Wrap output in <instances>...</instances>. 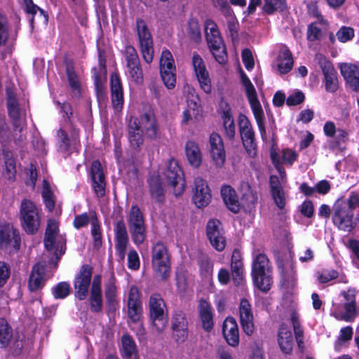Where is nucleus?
Segmentation results:
<instances>
[{"mask_svg":"<svg viewBox=\"0 0 359 359\" xmlns=\"http://www.w3.org/2000/svg\"><path fill=\"white\" fill-rule=\"evenodd\" d=\"M195 74L203 91L207 93H210L211 91V83L209 72L206 66L205 65L202 67L201 69L195 71Z\"/></svg>","mask_w":359,"mask_h":359,"instance_id":"a18cd8bd","label":"nucleus"},{"mask_svg":"<svg viewBox=\"0 0 359 359\" xmlns=\"http://www.w3.org/2000/svg\"><path fill=\"white\" fill-rule=\"evenodd\" d=\"M120 352L123 359H138V351L135 341L128 334H124L121 337Z\"/></svg>","mask_w":359,"mask_h":359,"instance_id":"7c9ffc66","label":"nucleus"},{"mask_svg":"<svg viewBox=\"0 0 359 359\" xmlns=\"http://www.w3.org/2000/svg\"><path fill=\"white\" fill-rule=\"evenodd\" d=\"M340 71L350 87L355 91L359 90V67L353 64L344 63L340 66Z\"/></svg>","mask_w":359,"mask_h":359,"instance_id":"bb28decb","label":"nucleus"},{"mask_svg":"<svg viewBox=\"0 0 359 359\" xmlns=\"http://www.w3.org/2000/svg\"><path fill=\"white\" fill-rule=\"evenodd\" d=\"M141 294L136 286L130 287L128 299V315L133 323H137L140 332L137 334L144 335V330L142 324L140 323L142 315Z\"/></svg>","mask_w":359,"mask_h":359,"instance_id":"1a4fd4ad","label":"nucleus"},{"mask_svg":"<svg viewBox=\"0 0 359 359\" xmlns=\"http://www.w3.org/2000/svg\"><path fill=\"white\" fill-rule=\"evenodd\" d=\"M339 273L334 269H323L318 273V280L321 283H326L329 281L337 278Z\"/></svg>","mask_w":359,"mask_h":359,"instance_id":"69168bd1","label":"nucleus"},{"mask_svg":"<svg viewBox=\"0 0 359 359\" xmlns=\"http://www.w3.org/2000/svg\"><path fill=\"white\" fill-rule=\"evenodd\" d=\"M111 97L114 109L116 111L121 110L123 104L122 85L118 76L112 74L110 78Z\"/></svg>","mask_w":359,"mask_h":359,"instance_id":"393cba45","label":"nucleus"},{"mask_svg":"<svg viewBox=\"0 0 359 359\" xmlns=\"http://www.w3.org/2000/svg\"><path fill=\"white\" fill-rule=\"evenodd\" d=\"M57 137L59 142L60 149L63 152L69 151L72 150L70 140L69 139L66 132L60 129L57 133Z\"/></svg>","mask_w":359,"mask_h":359,"instance_id":"bf43d9fd","label":"nucleus"},{"mask_svg":"<svg viewBox=\"0 0 359 359\" xmlns=\"http://www.w3.org/2000/svg\"><path fill=\"white\" fill-rule=\"evenodd\" d=\"M199 313L204 330L210 331L213 327L212 312L210 304L204 299L199 302Z\"/></svg>","mask_w":359,"mask_h":359,"instance_id":"4c0bfd02","label":"nucleus"},{"mask_svg":"<svg viewBox=\"0 0 359 359\" xmlns=\"http://www.w3.org/2000/svg\"><path fill=\"white\" fill-rule=\"evenodd\" d=\"M142 130L138 128L137 118L130 116L128 120V139L133 147H139L143 143Z\"/></svg>","mask_w":359,"mask_h":359,"instance_id":"c9c22d12","label":"nucleus"},{"mask_svg":"<svg viewBox=\"0 0 359 359\" xmlns=\"http://www.w3.org/2000/svg\"><path fill=\"white\" fill-rule=\"evenodd\" d=\"M344 298V312L335 313L333 316L340 320L346 322H353L359 316V306L357 304L355 293L354 290H348L341 293Z\"/></svg>","mask_w":359,"mask_h":359,"instance_id":"ddd939ff","label":"nucleus"},{"mask_svg":"<svg viewBox=\"0 0 359 359\" xmlns=\"http://www.w3.org/2000/svg\"><path fill=\"white\" fill-rule=\"evenodd\" d=\"M183 93L187 96V101L189 104L196 106L199 99L196 94L195 89L189 84H185L183 88Z\"/></svg>","mask_w":359,"mask_h":359,"instance_id":"338daca9","label":"nucleus"},{"mask_svg":"<svg viewBox=\"0 0 359 359\" xmlns=\"http://www.w3.org/2000/svg\"><path fill=\"white\" fill-rule=\"evenodd\" d=\"M151 267L156 277L166 280L170 273V255L162 243H156L151 249Z\"/></svg>","mask_w":359,"mask_h":359,"instance_id":"20e7f679","label":"nucleus"},{"mask_svg":"<svg viewBox=\"0 0 359 359\" xmlns=\"http://www.w3.org/2000/svg\"><path fill=\"white\" fill-rule=\"evenodd\" d=\"M9 36L7 18L0 13V46H5Z\"/></svg>","mask_w":359,"mask_h":359,"instance_id":"680f3d73","label":"nucleus"},{"mask_svg":"<svg viewBox=\"0 0 359 359\" xmlns=\"http://www.w3.org/2000/svg\"><path fill=\"white\" fill-rule=\"evenodd\" d=\"M223 125L226 137L232 140L236 135V126L231 113L229 111L223 112Z\"/></svg>","mask_w":359,"mask_h":359,"instance_id":"49530a36","label":"nucleus"},{"mask_svg":"<svg viewBox=\"0 0 359 359\" xmlns=\"http://www.w3.org/2000/svg\"><path fill=\"white\" fill-rule=\"evenodd\" d=\"M8 114L13 119L14 126L13 139L16 143L21 142L23 140V135L21 134L23 130L24 123L20 118V108L18 105L7 107Z\"/></svg>","mask_w":359,"mask_h":359,"instance_id":"c756f323","label":"nucleus"},{"mask_svg":"<svg viewBox=\"0 0 359 359\" xmlns=\"http://www.w3.org/2000/svg\"><path fill=\"white\" fill-rule=\"evenodd\" d=\"M168 185L173 189L175 196L181 195L185 187V181L183 178V172L177 162L175 160L169 161L167 170L165 172Z\"/></svg>","mask_w":359,"mask_h":359,"instance_id":"f8f14e48","label":"nucleus"},{"mask_svg":"<svg viewBox=\"0 0 359 359\" xmlns=\"http://www.w3.org/2000/svg\"><path fill=\"white\" fill-rule=\"evenodd\" d=\"M13 337L12 329L4 318H0V345L6 348Z\"/></svg>","mask_w":359,"mask_h":359,"instance_id":"c03bdc74","label":"nucleus"},{"mask_svg":"<svg viewBox=\"0 0 359 359\" xmlns=\"http://www.w3.org/2000/svg\"><path fill=\"white\" fill-rule=\"evenodd\" d=\"M42 197L46 209L52 212L55 205V196L46 180L43 181Z\"/></svg>","mask_w":359,"mask_h":359,"instance_id":"de8ad7c7","label":"nucleus"},{"mask_svg":"<svg viewBox=\"0 0 359 359\" xmlns=\"http://www.w3.org/2000/svg\"><path fill=\"white\" fill-rule=\"evenodd\" d=\"M149 191L151 198L159 204L165 201V191L162 187L160 177L153 175L148 180Z\"/></svg>","mask_w":359,"mask_h":359,"instance_id":"473e14b6","label":"nucleus"},{"mask_svg":"<svg viewBox=\"0 0 359 359\" xmlns=\"http://www.w3.org/2000/svg\"><path fill=\"white\" fill-rule=\"evenodd\" d=\"M136 31L142 57L145 62L150 64L154 57L153 39L144 20L141 18L137 19Z\"/></svg>","mask_w":359,"mask_h":359,"instance_id":"0eeeda50","label":"nucleus"},{"mask_svg":"<svg viewBox=\"0 0 359 359\" xmlns=\"http://www.w3.org/2000/svg\"><path fill=\"white\" fill-rule=\"evenodd\" d=\"M223 335L229 345L237 346L239 344L238 327L236 320L232 317L225 319L222 326Z\"/></svg>","mask_w":359,"mask_h":359,"instance_id":"b1692460","label":"nucleus"},{"mask_svg":"<svg viewBox=\"0 0 359 359\" xmlns=\"http://www.w3.org/2000/svg\"><path fill=\"white\" fill-rule=\"evenodd\" d=\"M66 73L69 86L73 89H78L79 87V79L74 71L73 64L68 62L66 65Z\"/></svg>","mask_w":359,"mask_h":359,"instance_id":"052dcab7","label":"nucleus"},{"mask_svg":"<svg viewBox=\"0 0 359 359\" xmlns=\"http://www.w3.org/2000/svg\"><path fill=\"white\" fill-rule=\"evenodd\" d=\"M241 82L244 88L247 99L253 112L261 137L263 141L266 140V132L264 123V111L258 100L256 89L246 74L240 71Z\"/></svg>","mask_w":359,"mask_h":359,"instance_id":"f257e3e1","label":"nucleus"},{"mask_svg":"<svg viewBox=\"0 0 359 359\" xmlns=\"http://www.w3.org/2000/svg\"><path fill=\"white\" fill-rule=\"evenodd\" d=\"M240 191L242 194L243 205L249 210L254 208L257 201V196L248 182L241 183Z\"/></svg>","mask_w":359,"mask_h":359,"instance_id":"f704fd0d","label":"nucleus"},{"mask_svg":"<svg viewBox=\"0 0 359 359\" xmlns=\"http://www.w3.org/2000/svg\"><path fill=\"white\" fill-rule=\"evenodd\" d=\"M94 83L97 93H102L103 81L101 74H106V61L100 55L99 59V73L96 72V69H94Z\"/></svg>","mask_w":359,"mask_h":359,"instance_id":"09e8293b","label":"nucleus"},{"mask_svg":"<svg viewBox=\"0 0 359 359\" xmlns=\"http://www.w3.org/2000/svg\"><path fill=\"white\" fill-rule=\"evenodd\" d=\"M149 317L156 332H162L168 324L166 304L158 293H153L149 299Z\"/></svg>","mask_w":359,"mask_h":359,"instance_id":"423d86ee","label":"nucleus"},{"mask_svg":"<svg viewBox=\"0 0 359 359\" xmlns=\"http://www.w3.org/2000/svg\"><path fill=\"white\" fill-rule=\"evenodd\" d=\"M204 26L205 39L210 50L216 61L219 64H224L226 61L227 54L217 25L214 20L207 19Z\"/></svg>","mask_w":359,"mask_h":359,"instance_id":"f03ea898","label":"nucleus"},{"mask_svg":"<svg viewBox=\"0 0 359 359\" xmlns=\"http://www.w3.org/2000/svg\"><path fill=\"white\" fill-rule=\"evenodd\" d=\"M90 310L93 313L102 312L103 309V297L102 291L101 276L97 274L93 277L88 299Z\"/></svg>","mask_w":359,"mask_h":359,"instance_id":"f3484780","label":"nucleus"},{"mask_svg":"<svg viewBox=\"0 0 359 359\" xmlns=\"http://www.w3.org/2000/svg\"><path fill=\"white\" fill-rule=\"evenodd\" d=\"M128 74L133 81L137 83H140L143 80V73L139 62L130 63L126 65Z\"/></svg>","mask_w":359,"mask_h":359,"instance_id":"8fccbe9b","label":"nucleus"},{"mask_svg":"<svg viewBox=\"0 0 359 359\" xmlns=\"http://www.w3.org/2000/svg\"><path fill=\"white\" fill-rule=\"evenodd\" d=\"M353 334V328L350 326L343 327L340 330V334L335 342V349L339 350L344 343L350 341Z\"/></svg>","mask_w":359,"mask_h":359,"instance_id":"864d4df0","label":"nucleus"},{"mask_svg":"<svg viewBox=\"0 0 359 359\" xmlns=\"http://www.w3.org/2000/svg\"><path fill=\"white\" fill-rule=\"evenodd\" d=\"M210 157L217 168L224 166L226 161V151L222 137L212 133L209 137Z\"/></svg>","mask_w":359,"mask_h":359,"instance_id":"dca6fc26","label":"nucleus"},{"mask_svg":"<svg viewBox=\"0 0 359 359\" xmlns=\"http://www.w3.org/2000/svg\"><path fill=\"white\" fill-rule=\"evenodd\" d=\"M58 233V224L55 220H48L45 232L44 245L47 250H53L55 247V240Z\"/></svg>","mask_w":359,"mask_h":359,"instance_id":"58836bf2","label":"nucleus"},{"mask_svg":"<svg viewBox=\"0 0 359 359\" xmlns=\"http://www.w3.org/2000/svg\"><path fill=\"white\" fill-rule=\"evenodd\" d=\"M231 274L235 285L242 283L243 279V263H231Z\"/></svg>","mask_w":359,"mask_h":359,"instance_id":"6e6d98bb","label":"nucleus"},{"mask_svg":"<svg viewBox=\"0 0 359 359\" xmlns=\"http://www.w3.org/2000/svg\"><path fill=\"white\" fill-rule=\"evenodd\" d=\"M282 306L285 309V311L290 316L295 339L299 348H302L304 347V330L299 320V315L297 311V303L293 301H285Z\"/></svg>","mask_w":359,"mask_h":359,"instance_id":"a211bd4d","label":"nucleus"},{"mask_svg":"<svg viewBox=\"0 0 359 359\" xmlns=\"http://www.w3.org/2000/svg\"><path fill=\"white\" fill-rule=\"evenodd\" d=\"M294 64L292 55L287 47H281L277 57V68L281 74L288 73L292 69Z\"/></svg>","mask_w":359,"mask_h":359,"instance_id":"2f4dec72","label":"nucleus"},{"mask_svg":"<svg viewBox=\"0 0 359 359\" xmlns=\"http://www.w3.org/2000/svg\"><path fill=\"white\" fill-rule=\"evenodd\" d=\"M124 57L126 61V65L140 62V58L137 55V53L135 48L131 45H128L126 46L124 51Z\"/></svg>","mask_w":359,"mask_h":359,"instance_id":"774afa93","label":"nucleus"},{"mask_svg":"<svg viewBox=\"0 0 359 359\" xmlns=\"http://www.w3.org/2000/svg\"><path fill=\"white\" fill-rule=\"evenodd\" d=\"M320 68L325 77V86L326 91L334 93L339 87L337 73L330 62L321 57L319 61Z\"/></svg>","mask_w":359,"mask_h":359,"instance_id":"aec40b11","label":"nucleus"},{"mask_svg":"<svg viewBox=\"0 0 359 359\" xmlns=\"http://www.w3.org/2000/svg\"><path fill=\"white\" fill-rule=\"evenodd\" d=\"M271 267L266 255L259 253L252 263V276L255 285L262 291L267 292L272 284Z\"/></svg>","mask_w":359,"mask_h":359,"instance_id":"7ed1b4c3","label":"nucleus"},{"mask_svg":"<svg viewBox=\"0 0 359 359\" xmlns=\"http://www.w3.org/2000/svg\"><path fill=\"white\" fill-rule=\"evenodd\" d=\"M160 68L161 72L162 70L175 69L172 55L171 53L168 50H164L162 51L160 60Z\"/></svg>","mask_w":359,"mask_h":359,"instance_id":"3c124183","label":"nucleus"},{"mask_svg":"<svg viewBox=\"0 0 359 359\" xmlns=\"http://www.w3.org/2000/svg\"><path fill=\"white\" fill-rule=\"evenodd\" d=\"M278 342L281 351L289 354L293 348L294 341L290 327L285 323H282L278 329Z\"/></svg>","mask_w":359,"mask_h":359,"instance_id":"c85d7f7f","label":"nucleus"},{"mask_svg":"<svg viewBox=\"0 0 359 359\" xmlns=\"http://www.w3.org/2000/svg\"><path fill=\"white\" fill-rule=\"evenodd\" d=\"M239 316L241 326L247 335H251L255 329L251 305L245 299H241L239 306Z\"/></svg>","mask_w":359,"mask_h":359,"instance_id":"4be33fe9","label":"nucleus"},{"mask_svg":"<svg viewBox=\"0 0 359 359\" xmlns=\"http://www.w3.org/2000/svg\"><path fill=\"white\" fill-rule=\"evenodd\" d=\"M221 195L227 208L237 213L240 210V205L235 190L230 186H224L221 189Z\"/></svg>","mask_w":359,"mask_h":359,"instance_id":"72a5a7b5","label":"nucleus"},{"mask_svg":"<svg viewBox=\"0 0 359 359\" xmlns=\"http://www.w3.org/2000/svg\"><path fill=\"white\" fill-rule=\"evenodd\" d=\"M12 245L15 250L20 247V237L9 225H0V248Z\"/></svg>","mask_w":359,"mask_h":359,"instance_id":"cd10ccee","label":"nucleus"},{"mask_svg":"<svg viewBox=\"0 0 359 359\" xmlns=\"http://www.w3.org/2000/svg\"><path fill=\"white\" fill-rule=\"evenodd\" d=\"M71 291V287L67 282H60L53 289V294L55 299H65Z\"/></svg>","mask_w":359,"mask_h":359,"instance_id":"603ef678","label":"nucleus"},{"mask_svg":"<svg viewBox=\"0 0 359 359\" xmlns=\"http://www.w3.org/2000/svg\"><path fill=\"white\" fill-rule=\"evenodd\" d=\"M92 187L94 192L98 198L103 197L105 194V177L102 165L99 161L93 162L90 170Z\"/></svg>","mask_w":359,"mask_h":359,"instance_id":"412c9836","label":"nucleus"},{"mask_svg":"<svg viewBox=\"0 0 359 359\" xmlns=\"http://www.w3.org/2000/svg\"><path fill=\"white\" fill-rule=\"evenodd\" d=\"M23 2L25 5V11L27 13L35 15H37V12H39V17H43L45 21L48 20V15L46 14V13L39 6L35 5L32 0H23Z\"/></svg>","mask_w":359,"mask_h":359,"instance_id":"5fc2aeb1","label":"nucleus"},{"mask_svg":"<svg viewBox=\"0 0 359 359\" xmlns=\"http://www.w3.org/2000/svg\"><path fill=\"white\" fill-rule=\"evenodd\" d=\"M287 8L286 0H264L262 11L267 15L283 12Z\"/></svg>","mask_w":359,"mask_h":359,"instance_id":"37998d69","label":"nucleus"},{"mask_svg":"<svg viewBox=\"0 0 359 359\" xmlns=\"http://www.w3.org/2000/svg\"><path fill=\"white\" fill-rule=\"evenodd\" d=\"M114 232L116 254L118 261L122 262L125 259L126 251L129 241L126 226L123 219H121L116 223Z\"/></svg>","mask_w":359,"mask_h":359,"instance_id":"6ab92c4d","label":"nucleus"},{"mask_svg":"<svg viewBox=\"0 0 359 359\" xmlns=\"http://www.w3.org/2000/svg\"><path fill=\"white\" fill-rule=\"evenodd\" d=\"M207 236L212 246L217 251H222L226 246V238L219 220L212 219L206 226Z\"/></svg>","mask_w":359,"mask_h":359,"instance_id":"4468645a","label":"nucleus"},{"mask_svg":"<svg viewBox=\"0 0 359 359\" xmlns=\"http://www.w3.org/2000/svg\"><path fill=\"white\" fill-rule=\"evenodd\" d=\"M175 69L162 70L161 75L162 80L168 89H172L175 86L176 76Z\"/></svg>","mask_w":359,"mask_h":359,"instance_id":"13d9d810","label":"nucleus"},{"mask_svg":"<svg viewBox=\"0 0 359 359\" xmlns=\"http://www.w3.org/2000/svg\"><path fill=\"white\" fill-rule=\"evenodd\" d=\"M332 222L340 231L350 233L356 226L353 221V213L341 203H337L334 207Z\"/></svg>","mask_w":359,"mask_h":359,"instance_id":"9d476101","label":"nucleus"},{"mask_svg":"<svg viewBox=\"0 0 359 359\" xmlns=\"http://www.w3.org/2000/svg\"><path fill=\"white\" fill-rule=\"evenodd\" d=\"M185 152L189 164L198 168L202 161V154L198 145L194 141H188L185 146Z\"/></svg>","mask_w":359,"mask_h":359,"instance_id":"e433bc0d","label":"nucleus"},{"mask_svg":"<svg viewBox=\"0 0 359 359\" xmlns=\"http://www.w3.org/2000/svg\"><path fill=\"white\" fill-rule=\"evenodd\" d=\"M92 274L93 267L88 264H84L75 278L74 283V296L80 301L86 299L90 292L89 287L91 281L93 282Z\"/></svg>","mask_w":359,"mask_h":359,"instance_id":"9b49d317","label":"nucleus"},{"mask_svg":"<svg viewBox=\"0 0 359 359\" xmlns=\"http://www.w3.org/2000/svg\"><path fill=\"white\" fill-rule=\"evenodd\" d=\"M192 200L198 208L207 206L211 201V192L207 182L201 177L194 179Z\"/></svg>","mask_w":359,"mask_h":359,"instance_id":"2eb2a0df","label":"nucleus"},{"mask_svg":"<svg viewBox=\"0 0 359 359\" xmlns=\"http://www.w3.org/2000/svg\"><path fill=\"white\" fill-rule=\"evenodd\" d=\"M46 269L40 264H36L29 276L28 287L30 291L35 292L43 288L46 283Z\"/></svg>","mask_w":359,"mask_h":359,"instance_id":"a878e982","label":"nucleus"},{"mask_svg":"<svg viewBox=\"0 0 359 359\" xmlns=\"http://www.w3.org/2000/svg\"><path fill=\"white\" fill-rule=\"evenodd\" d=\"M199 268L201 276L208 278L212 275L213 264L208 257L204 256L199 261Z\"/></svg>","mask_w":359,"mask_h":359,"instance_id":"4d7b16f0","label":"nucleus"},{"mask_svg":"<svg viewBox=\"0 0 359 359\" xmlns=\"http://www.w3.org/2000/svg\"><path fill=\"white\" fill-rule=\"evenodd\" d=\"M133 241L136 245L144 243L146 238V228L143 215L137 205H133L127 219Z\"/></svg>","mask_w":359,"mask_h":359,"instance_id":"6e6552de","label":"nucleus"},{"mask_svg":"<svg viewBox=\"0 0 359 359\" xmlns=\"http://www.w3.org/2000/svg\"><path fill=\"white\" fill-rule=\"evenodd\" d=\"M172 328L174 332H179L182 339L186 337L187 321L185 314L181 310H175L172 319Z\"/></svg>","mask_w":359,"mask_h":359,"instance_id":"ea45409f","label":"nucleus"},{"mask_svg":"<svg viewBox=\"0 0 359 359\" xmlns=\"http://www.w3.org/2000/svg\"><path fill=\"white\" fill-rule=\"evenodd\" d=\"M138 128L144 131L145 135L151 140L156 139L158 137V128L156 124V118L152 112H147L142 114L140 118H137Z\"/></svg>","mask_w":359,"mask_h":359,"instance_id":"5701e85b","label":"nucleus"},{"mask_svg":"<svg viewBox=\"0 0 359 359\" xmlns=\"http://www.w3.org/2000/svg\"><path fill=\"white\" fill-rule=\"evenodd\" d=\"M104 295L107 302L110 306H114L116 302L117 287L116 285V278L113 273L104 284Z\"/></svg>","mask_w":359,"mask_h":359,"instance_id":"79ce46f5","label":"nucleus"},{"mask_svg":"<svg viewBox=\"0 0 359 359\" xmlns=\"http://www.w3.org/2000/svg\"><path fill=\"white\" fill-rule=\"evenodd\" d=\"M346 247L352 252V260L357 268H359V241L351 238L348 241Z\"/></svg>","mask_w":359,"mask_h":359,"instance_id":"e2e57ef3","label":"nucleus"},{"mask_svg":"<svg viewBox=\"0 0 359 359\" xmlns=\"http://www.w3.org/2000/svg\"><path fill=\"white\" fill-rule=\"evenodd\" d=\"M187 32L190 36L195 41H198L201 39V30L196 19H189L187 25Z\"/></svg>","mask_w":359,"mask_h":359,"instance_id":"0e129e2a","label":"nucleus"},{"mask_svg":"<svg viewBox=\"0 0 359 359\" xmlns=\"http://www.w3.org/2000/svg\"><path fill=\"white\" fill-rule=\"evenodd\" d=\"M22 229L28 234L36 233L41 225V217L36 205L30 200L23 199L19 213Z\"/></svg>","mask_w":359,"mask_h":359,"instance_id":"39448f33","label":"nucleus"},{"mask_svg":"<svg viewBox=\"0 0 359 359\" xmlns=\"http://www.w3.org/2000/svg\"><path fill=\"white\" fill-rule=\"evenodd\" d=\"M243 146L249 155H254L257 149L255 135L253 128L240 133Z\"/></svg>","mask_w":359,"mask_h":359,"instance_id":"a19ab883","label":"nucleus"}]
</instances>
